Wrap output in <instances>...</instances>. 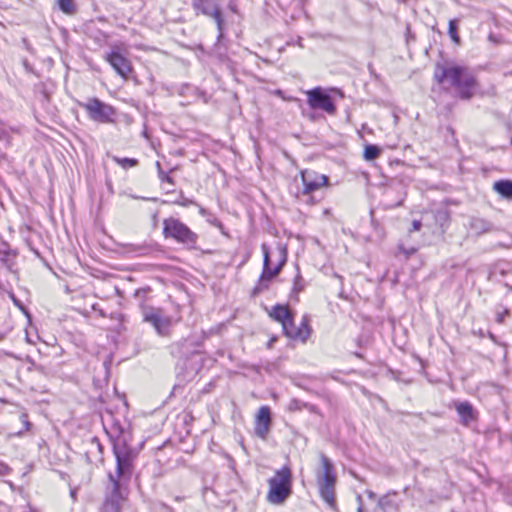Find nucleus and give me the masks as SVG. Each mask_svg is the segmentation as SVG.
I'll return each instance as SVG.
<instances>
[{"label": "nucleus", "instance_id": "nucleus-9", "mask_svg": "<svg viewBox=\"0 0 512 512\" xmlns=\"http://www.w3.org/2000/svg\"><path fill=\"white\" fill-rule=\"evenodd\" d=\"M104 59L110 64L114 71L124 79H127L133 71L130 59L119 45H114L111 50L105 54Z\"/></svg>", "mask_w": 512, "mask_h": 512}, {"label": "nucleus", "instance_id": "nucleus-22", "mask_svg": "<svg viewBox=\"0 0 512 512\" xmlns=\"http://www.w3.org/2000/svg\"><path fill=\"white\" fill-rule=\"evenodd\" d=\"M381 154V149L377 145L368 144L364 148V158L368 161L375 160Z\"/></svg>", "mask_w": 512, "mask_h": 512}, {"label": "nucleus", "instance_id": "nucleus-25", "mask_svg": "<svg viewBox=\"0 0 512 512\" xmlns=\"http://www.w3.org/2000/svg\"><path fill=\"white\" fill-rule=\"evenodd\" d=\"M59 9L68 15L76 12V5L73 0H58Z\"/></svg>", "mask_w": 512, "mask_h": 512}, {"label": "nucleus", "instance_id": "nucleus-41", "mask_svg": "<svg viewBox=\"0 0 512 512\" xmlns=\"http://www.w3.org/2000/svg\"><path fill=\"white\" fill-rule=\"evenodd\" d=\"M70 495H71V497L75 500V499H76V490H75V489H73V488H71V489H70Z\"/></svg>", "mask_w": 512, "mask_h": 512}, {"label": "nucleus", "instance_id": "nucleus-20", "mask_svg": "<svg viewBox=\"0 0 512 512\" xmlns=\"http://www.w3.org/2000/svg\"><path fill=\"white\" fill-rule=\"evenodd\" d=\"M493 190L501 197L512 200V181L511 180H498L493 184Z\"/></svg>", "mask_w": 512, "mask_h": 512}, {"label": "nucleus", "instance_id": "nucleus-39", "mask_svg": "<svg viewBox=\"0 0 512 512\" xmlns=\"http://www.w3.org/2000/svg\"><path fill=\"white\" fill-rule=\"evenodd\" d=\"M304 409H307L312 413H318V408L315 405L307 403V402H306V406H304Z\"/></svg>", "mask_w": 512, "mask_h": 512}, {"label": "nucleus", "instance_id": "nucleus-15", "mask_svg": "<svg viewBox=\"0 0 512 512\" xmlns=\"http://www.w3.org/2000/svg\"><path fill=\"white\" fill-rule=\"evenodd\" d=\"M271 425V411L268 406H262L258 410L255 420V435L261 439H266Z\"/></svg>", "mask_w": 512, "mask_h": 512}, {"label": "nucleus", "instance_id": "nucleus-33", "mask_svg": "<svg viewBox=\"0 0 512 512\" xmlns=\"http://www.w3.org/2000/svg\"><path fill=\"white\" fill-rule=\"evenodd\" d=\"M172 203L182 207H189L190 205L195 204L194 200L185 197L183 192H180L179 197L172 201Z\"/></svg>", "mask_w": 512, "mask_h": 512}, {"label": "nucleus", "instance_id": "nucleus-3", "mask_svg": "<svg viewBox=\"0 0 512 512\" xmlns=\"http://www.w3.org/2000/svg\"><path fill=\"white\" fill-rule=\"evenodd\" d=\"M261 249L263 252V269L258 282L252 289L251 295L253 297H256L269 288V282L280 273L287 261V249L285 246L279 244L277 247L278 264L274 268H271V259L267 244L263 243Z\"/></svg>", "mask_w": 512, "mask_h": 512}, {"label": "nucleus", "instance_id": "nucleus-2", "mask_svg": "<svg viewBox=\"0 0 512 512\" xmlns=\"http://www.w3.org/2000/svg\"><path fill=\"white\" fill-rule=\"evenodd\" d=\"M108 435L112 441L117 476L118 478L130 479L135 470L138 451L128 445L127 438L119 424H114Z\"/></svg>", "mask_w": 512, "mask_h": 512}, {"label": "nucleus", "instance_id": "nucleus-12", "mask_svg": "<svg viewBox=\"0 0 512 512\" xmlns=\"http://www.w3.org/2000/svg\"><path fill=\"white\" fill-rule=\"evenodd\" d=\"M300 174L303 183V195H310L321 187L328 185V177L314 170L305 169Z\"/></svg>", "mask_w": 512, "mask_h": 512}, {"label": "nucleus", "instance_id": "nucleus-18", "mask_svg": "<svg viewBox=\"0 0 512 512\" xmlns=\"http://www.w3.org/2000/svg\"><path fill=\"white\" fill-rule=\"evenodd\" d=\"M320 471L319 480H336L334 466L331 460L323 453H320Z\"/></svg>", "mask_w": 512, "mask_h": 512}, {"label": "nucleus", "instance_id": "nucleus-21", "mask_svg": "<svg viewBox=\"0 0 512 512\" xmlns=\"http://www.w3.org/2000/svg\"><path fill=\"white\" fill-rule=\"evenodd\" d=\"M470 227L478 233H486L492 229V224L483 218L473 217L470 220Z\"/></svg>", "mask_w": 512, "mask_h": 512}, {"label": "nucleus", "instance_id": "nucleus-36", "mask_svg": "<svg viewBox=\"0 0 512 512\" xmlns=\"http://www.w3.org/2000/svg\"><path fill=\"white\" fill-rule=\"evenodd\" d=\"M20 420H21L22 424L24 425L25 430H26V431L30 430L31 423H30V422H29V420H28V416H27V414H24V413H23V414H21V415H20Z\"/></svg>", "mask_w": 512, "mask_h": 512}, {"label": "nucleus", "instance_id": "nucleus-6", "mask_svg": "<svg viewBox=\"0 0 512 512\" xmlns=\"http://www.w3.org/2000/svg\"><path fill=\"white\" fill-rule=\"evenodd\" d=\"M191 6L198 15H204L213 18L219 31V37L222 36L224 30V18L221 6L218 0H192Z\"/></svg>", "mask_w": 512, "mask_h": 512}, {"label": "nucleus", "instance_id": "nucleus-35", "mask_svg": "<svg viewBox=\"0 0 512 512\" xmlns=\"http://www.w3.org/2000/svg\"><path fill=\"white\" fill-rule=\"evenodd\" d=\"M13 254V250L6 241H0V255Z\"/></svg>", "mask_w": 512, "mask_h": 512}, {"label": "nucleus", "instance_id": "nucleus-37", "mask_svg": "<svg viewBox=\"0 0 512 512\" xmlns=\"http://www.w3.org/2000/svg\"><path fill=\"white\" fill-rule=\"evenodd\" d=\"M10 472V467L6 465L4 462L0 461V476L8 475Z\"/></svg>", "mask_w": 512, "mask_h": 512}, {"label": "nucleus", "instance_id": "nucleus-26", "mask_svg": "<svg viewBox=\"0 0 512 512\" xmlns=\"http://www.w3.org/2000/svg\"><path fill=\"white\" fill-rule=\"evenodd\" d=\"M304 288H305V281H304L300 271L298 270V272L295 275L294 280H293L292 294L297 296L298 293H300L301 291L304 290Z\"/></svg>", "mask_w": 512, "mask_h": 512}, {"label": "nucleus", "instance_id": "nucleus-16", "mask_svg": "<svg viewBox=\"0 0 512 512\" xmlns=\"http://www.w3.org/2000/svg\"><path fill=\"white\" fill-rule=\"evenodd\" d=\"M455 409L460 418V422L465 426H468L477 418L476 411L468 401L455 403Z\"/></svg>", "mask_w": 512, "mask_h": 512}, {"label": "nucleus", "instance_id": "nucleus-17", "mask_svg": "<svg viewBox=\"0 0 512 512\" xmlns=\"http://www.w3.org/2000/svg\"><path fill=\"white\" fill-rule=\"evenodd\" d=\"M335 483L336 482H321L319 486L320 496L331 510H336L337 508Z\"/></svg>", "mask_w": 512, "mask_h": 512}, {"label": "nucleus", "instance_id": "nucleus-14", "mask_svg": "<svg viewBox=\"0 0 512 512\" xmlns=\"http://www.w3.org/2000/svg\"><path fill=\"white\" fill-rule=\"evenodd\" d=\"M199 345L200 343L193 338H184L170 346V353L174 357L188 358L197 352Z\"/></svg>", "mask_w": 512, "mask_h": 512}, {"label": "nucleus", "instance_id": "nucleus-19", "mask_svg": "<svg viewBox=\"0 0 512 512\" xmlns=\"http://www.w3.org/2000/svg\"><path fill=\"white\" fill-rule=\"evenodd\" d=\"M292 315V311L287 306L282 304H276L269 312V316L275 321L280 322L281 325L287 323Z\"/></svg>", "mask_w": 512, "mask_h": 512}, {"label": "nucleus", "instance_id": "nucleus-32", "mask_svg": "<svg viewBox=\"0 0 512 512\" xmlns=\"http://www.w3.org/2000/svg\"><path fill=\"white\" fill-rule=\"evenodd\" d=\"M304 406H306V402H303L299 399L293 398L290 400V402L288 404V410L290 412L301 411L304 409Z\"/></svg>", "mask_w": 512, "mask_h": 512}, {"label": "nucleus", "instance_id": "nucleus-1", "mask_svg": "<svg viewBox=\"0 0 512 512\" xmlns=\"http://www.w3.org/2000/svg\"><path fill=\"white\" fill-rule=\"evenodd\" d=\"M434 78L439 84L448 81L462 100H470L478 86L477 79L472 71L460 65L445 66L438 63Z\"/></svg>", "mask_w": 512, "mask_h": 512}, {"label": "nucleus", "instance_id": "nucleus-46", "mask_svg": "<svg viewBox=\"0 0 512 512\" xmlns=\"http://www.w3.org/2000/svg\"><path fill=\"white\" fill-rule=\"evenodd\" d=\"M511 145H512V137H511Z\"/></svg>", "mask_w": 512, "mask_h": 512}, {"label": "nucleus", "instance_id": "nucleus-29", "mask_svg": "<svg viewBox=\"0 0 512 512\" xmlns=\"http://www.w3.org/2000/svg\"><path fill=\"white\" fill-rule=\"evenodd\" d=\"M126 248L128 252H136L138 255H146L150 250L149 246L146 244H127Z\"/></svg>", "mask_w": 512, "mask_h": 512}, {"label": "nucleus", "instance_id": "nucleus-42", "mask_svg": "<svg viewBox=\"0 0 512 512\" xmlns=\"http://www.w3.org/2000/svg\"><path fill=\"white\" fill-rule=\"evenodd\" d=\"M357 500L361 504V496L360 495L357 496ZM361 511H362V508H361V505H360L359 508H358V512H361Z\"/></svg>", "mask_w": 512, "mask_h": 512}, {"label": "nucleus", "instance_id": "nucleus-5", "mask_svg": "<svg viewBox=\"0 0 512 512\" xmlns=\"http://www.w3.org/2000/svg\"><path fill=\"white\" fill-rule=\"evenodd\" d=\"M90 120L97 123L110 124L114 123L116 109L96 97L88 98L86 102L79 103Z\"/></svg>", "mask_w": 512, "mask_h": 512}, {"label": "nucleus", "instance_id": "nucleus-13", "mask_svg": "<svg viewBox=\"0 0 512 512\" xmlns=\"http://www.w3.org/2000/svg\"><path fill=\"white\" fill-rule=\"evenodd\" d=\"M267 501L274 505L282 504L292 493L291 482H269Z\"/></svg>", "mask_w": 512, "mask_h": 512}, {"label": "nucleus", "instance_id": "nucleus-28", "mask_svg": "<svg viewBox=\"0 0 512 512\" xmlns=\"http://www.w3.org/2000/svg\"><path fill=\"white\" fill-rule=\"evenodd\" d=\"M269 480H291V470L288 466H283L277 470L275 476Z\"/></svg>", "mask_w": 512, "mask_h": 512}, {"label": "nucleus", "instance_id": "nucleus-40", "mask_svg": "<svg viewBox=\"0 0 512 512\" xmlns=\"http://www.w3.org/2000/svg\"><path fill=\"white\" fill-rule=\"evenodd\" d=\"M103 368L105 370V377L107 378L108 374H109V366H108L107 362L103 363Z\"/></svg>", "mask_w": 512, "mask_h": 512}, {"label": "nucleus", "instance_id": "nucleus-44", "mask_svg": "<svg viewBox=\"0 0 512 512\" xmlns=\"http://www.w3.org/2000/svg\"><path fill=\"white\" fill-rule=\"evenodd\" d=\"M498 321H499V322H502V321H503V315H502V314H500V315H499Z\"/></svg>", "mask_w": 512, "mask_h": 512}, {"label": "nucleus", "instance_id": "nucleus-43", "mask_svg": "<svg viewBox=\"0 0 512 512\" xmlns=\"http://www.w3.org/2000/svg\"><path fill=\"white\" fill-rule=\"evenodd\" d=\"M367 494L370 498H374L375 494L372 491H367Z\"/></svg>", "mask_w": 512, "mask_h": 512}, {"label": "nucleus", "instance_id": "nucleus-34", "mask_svg": "<svg viewBox=\"0 0 512 512\" xmlns=\"http://www.w3.org/2000/svg\"><path fill=\"white\" fill-rule=\"evenodd\" d=\"M435 219L440 223L441 226H444L449 222V213L447 210H438L435 213Z\"/></svg>", "mask_w": 512, "mask_h": 512}, {"label": "nucleus", "instance_id": "nucleus-45", "mask_svg": "<svg viewBox=\"0 0 512 512\" xmlns=\"http://www.w3.org/2000/svg\"><path fill=\"white\" fill-rule=\"evenodd\" d=\"M36 369L39 370V371H43V367L42 366H38Z\"/></svg>", "mask_w": 512, "mask_h": 512}, {"label": "nucleus", "instance_id": "nucleus-11", "mask_svg": "<svg viewBox=\"0 0 512 512\" xmlns=\"http://www.w3.org/2000/svg\"><path fill=\"white\" fill-rule=\"evenodd\" d=\"M283 333L290 339L301 340L306 342L311 334V327L309 325V319L307 316H303L299 327L294 324V315L290 317L287 323L282 325Z\"/></svg>", "mask_w": 512, "mask_h": 512}, {"label": "nucleus", "instance_id": "nucleus-38", "mask_svg": "<svg viewBox=\"0 0 512 512\" xmlns=\"http://www.w3.org/2000/svg\"><path fill=\"white\" fill-rule=\"evenodd\" d=\"M421 227H422V223L420 220H413L412 227H411V229H409V232L418 231V230H420Z\"/></svg>", "mask_w": 512, "mask_h": 512}, {"label": "nucleus", "instance_id": "nucleus-24", "mask_svg": "<svg viewBox=\"0 0 512 512\" xmlns=\"http://www.w3.org/2000/svg\"><path fill=\"white\" fill-rule=\"evenodd\" d=\"M113 161L117 163L119 166H121L123 169H128L131 167H135L138 165L139 161L135 158H127V157H118L113 156Z\"/></svg>", "mask_w": 512, "mask_h": 512}, {"label": "nucleus", "instance_id": "nucleus-7", "mask_svg": "<svg viewBox=\"0 0 512 512\" xmlns=\"http://www.w3.org/2000/svg\"><path fill=\"white\" fill-rule=\"evenodd\" d=\"M101 512H121L128 496L126 482H111Z\"/></svg>", "mask_w": 512, "mask_h": 512}, {"label": "nucleus", "instance_id": "nucleus-23", "mask_svg": "<svg viewBox=\"0 0 512 512\" xmlns=\"http://www.w3.org/2000/svg\"><path fill=\"white\" fill-rule=\"evenodd\" d=\"M448 34L451 38V40L455 43V44H460V36L458 35V20L457 19H451L449 21V25H448Z\"/></svg>", "mask_w": 512, "mask_h": 512}, {"label": "nucleus", "instance_id": "nucleus-27", "mask_svg": "<svg viewBox=\"0 0 512 512\" xmlns=\"http://www.w3.org/2000/svg\"><path fill=\"white\" fill-rule=\"evenodd\" d=\"M151 291L149 287L137 289L134 292V298L138 301L139 306L144 310V302L147 299L148 293Z\"/></svg>", "mask_w": 512, "mask_h": 512}, {"label": "nucleus", "instance_id": "nucleus-30", "mask_svg": "<svg viewBox=\"0 0 512 512\" xmlns=\"http://www.w3.org/2000/svg\"><path fill=\"white\" fill-rule=\"evenodd\" d=\"M156 168H157L158 177L161 182H167L171 185L175 184L174 179L172 177H170L169 173H166L163 171L159 161L156 162Z\"/></svg>", "mask_w": 512, "mask_h": 512}, {"label": "nucleus", "instance_id": "nucleus-8", "mask_svg": "<svg viewBox=\"0 0 512 512\" xmlns=\"http://www.w3.org/2000/svg\"><path fill=\"white\" fill-rule=\"evenodd\" d=\"M307 104L313 110H322L329 115H335L337 108L331 95L322 87L306 91Z\"/></svg>", "mask_w": 512, "mask_h": 512}, {"label": "nucleus", "instance_id": "nucleus-4", "mask_svg": "<svg viewBox=\"0 0 512 512\" xmlns=\"http://www.w3.org/2000/svg\"><path fill=\"white\" fill-rule=\"evenodd\" d=\"M163 236L166 239H173L187 249H196L198 235L179 219L169 217L163 220Z\"/></svg>", "mask_w": 512, "mask_h": 512}, {"label": "nucleus", "instance_id": "nucleus-10", "mask_svg": "<svg viewBox=\"0 0 512 512\" xmlns=\"http://www.w3.org/2000/svg\"><path fill=\"white\" fill-rule=\"evenodd\" d=\"M143 321L150 323L159 336L165 337L169 335L171 319L169 317H163L160 309L152 307L144 308Z\"/></svg>", "mask_w": 512, "mask_h": 512}, {"label": "nucleus", "instance_id": "nucleus-31", "mask_svg": "<svg viewBox=\"0 0 512 512\" xmlns=\"http://www.w3.org/2000/svg\"><path fill=\"white\" fill-rule=\"evenodd\" d=\"M16 255L17 253L13 250V254L2 255L0 261L8 270L12 271Z\"/></svg>", "mask_w": 512, "mask_h": 512}]
</instances>
